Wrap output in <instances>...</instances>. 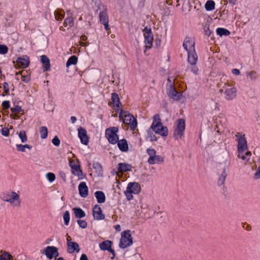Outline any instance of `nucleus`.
Instances as JSON below:
<instances>
[{"instance_id": "obj_35", "label": "nucleus", "mask_w": 260, "mask_h": 260, "mask_svg": "<svg viewBox=\"0 0 260 260\" xmlns=\"http://www.w3.org/2000/svg\"><path fill=\"white\" fill-rule=\"evenodd\" d=\"M40 133V137L42 139H44L47 137L48 129L46 126H41L39 128Z\"/></svg>"}, {"instance_id": "obj_8", "label": "nucleus", "mask_w": 260, "mask_h": 260, "mask_svg": "<svg viewBox=\"0 0 260 260\" xmlns=\"http://www.w3.org/2000/svg\"><path fill=\"white\" fill-rule=\"evenodd\" d=\"M168 82L169 85L167 84L168 88L167 89L168 95L171 99L175 101H179L181 99L182 94L176 91L174 85L172 83L170 78L168 79Z\"/></svg>"}, {"instance_id": "obj_49", "label": "nucleus", "mask_w": 260, "mask_h": 260, "mask_svg": "<svg viewBox=\"0 0 260 260\" xmlns=\"http://www.w3.org/2000/svg\"><path fill=\"white\" fill-rule=\"evenodd\" d=\"M1 132L2 135L5 137H8L9 135V129L6 127H2Z\"/></svg>"}, {"instance_id": "obj_57", "label": "nucleus", "mask_w": 260, "mask_h": 260, "mask_svg": "<svg viewBox=\"0 0 260 260\" xmlns=\"http://www.w3.org/2000/svg\"><path fill=\"white\" fill-rule=\"evenodd\" d=\"M70 219V213L68 211H66V225L69 224Z\"/></svg>"}, {"instance_id": "obj_51", "label": "nucleus", "mask_w": 260, "mask_h": 260, "mask_svg": "<svg viewBox=\"0 0 260 260\" xmlns=\"http://www.w3.org/2000/svg\"><path fill=\"white\" fill-rule=\"evenodd\" d=\"M251 154V153L250 151H247L245 154H244L243 156H241V159L248 161L250 159Z\"/></svg>"}, {"instance_id": "obj_31", "label": "nucleus", "mask_w": 260, "mask_h": 260, "mask_svg": "<svg viewBox=\"0 0 260 260\" xmlns=\"http://www.w3.org/2000/svg\"><path fill=\"white\" fill-rule=\"evenodd\" d=\"M78 62V57L75 55L71 56L66 62V67L68 68L71 65H75Z\"/></svg>"}, {"instance_id": "obj_6", "label": "nucleus", "mask_w": 260, "mask_h": 260, "mask_svg": "<svg viewBox=\"0 0 260 260\" xmlns=\"http://www.w3.org/2000/svg\"><path fill=\"white\" fill-rule=\"evenodd\" d=\"M144 37L145 47L146 50L151 48L153 45V35L151 28L147 26L142 30Z\"/></svg>"}, {"instance_id": "obj_48", "label": "nucleus", "mask_w": 260, "mask_h": 260, "mask_svg": "<svg viewBox=\"0 0 260 260\" xmlns=\"http://www.w3.org/2000/svg\"><path fill=\"white\" fill-rule=\"evenodd\" d=\"M11 111L13 113H19L22 111V110L20 106H16L14 108H11Z\"/></svg>"}, {"instance_id": "obj_59", "label": "nucleus", "mask_w": 260, "mask_h": 260, "mask_svg": "<svg viewBox=\"0 0 260 260\" xmlns=\"http://www.w3.org/2000/svg\"><path fill=\"white\" fill-rule=\"evenodd\" d=\"M104 25L105 29L107 31H109L110 30V27L109 26V22H105L104 23H102Z\"/></svg>"}, {"instance_id": "obj_7", "label": "nucleus", "mask_w": 260, "mask_h": 260, "mask_svg": "<svg viewBox=\"0 0 260 260\" xmlns=\"http://www.w3.org/2000/svg\"><path fill=\"white\" fill-rule=\"evenodd\" d=\"M185 129V120L179 119L177 121V126L174 131V137L176 140L181 139L184 134Z\"/></svg>"}, {"instance_id": "obj_30", "label": "nucleus", "mask_w": 260, "mask_h": 260, "mask_svg": "<svg viewBox=\"0 0 260 260\" xmlns=\"http://www.w3.org/2000/svg\"><path fill=\"white\" fill-rule=\"evenodd\" d=\"M75 215L77 218H82L85 216L84 211L80 208H74L73 209Z\"/></svg>"}, {"instance_id": "obj_29", "label": "nucleus", "mask_w": 260, "mask_h": 260, "mask_svg": "<svg viewBox=\"0 0 260 260\" xmlns=\"http://www.w3.org/2000/svg\"><path fill=\"white\" fill-rule=\"evenodd\" d=\"M41 61L45 71H47L50 69V60L46 55H42L41 56Z\"/></svg>"}, {"instance_id": "obj_24", "label": "nucleus", "mask_w": 260, "mask_h": 260, "mask_svg": "<svg viewBox=\"0 0 260 260\" xmlns=\"http://www.w3.org/2000/svg\"><path fill=\"white\" fill-rule=\"evenodd\" d=\"M117 143L120 151L122 152H126L128 151V147L126 139H123L122 140H118Z\"/></svg>"}, {"instance_id": "obj_9", "label": "nucleus", "mask_w": 260, "mask_h": 260, "mask_svg": "<svg viewBox=\"0 0 260 260\" xmlns=\"http://www.w3.org/2000/svg\"><path fill=\"white\" fill-rule=\"evenodd\" d=\"M40 251L41 253L45 255L49 260L54 257L56 258L59 255L57 248L54 246H48Z\"/></svg>"}, {"instance_id": "obj_25", "label": "nucleus", "mask_w": 260, "mask_h": 260, "mask_svg": "<svg viewBox=\"0 0 260 260\" xmlns=\"http://www.w3.org/2000/svg\"><path fill=\"white\" fill-rule=\"evenodd\" d=\"M226 168L227 166L226 167H224L221 174L219 177L218 180L217 181V184L218 186H221L224 184V182L227 176V174L226 173Z\"/></svg>"}, {"instance_id": "obj_14", "label": "nucleus", "mask_w": 260, "mask_h": 260, "mask_svg": "<svg viewBox=\"0 0 260 260\" xmlns=\"http://www.w3.org/2000/svg\"><path fill=\"white\" fill-rule=\"evenodd\" d=\"M92 215L94 219L97 220H103L105 218V215L102 213L100 206L95 205L93 208Z\"/></svg>"}, {"instance_id": "obj_22", "label": "nucleus", "mask_w": 260, "mask_h": 260, "mask_svg": "<svg viewBox=\"0 0 260 260\" xmlns=\"http://www.w3.org/2000/svg\"><path fill=\"white\" fill-rule=\"evenodd\" d=\"M188 58L187 60L190 64H196L198 60V55L196 52L195 50L193 51H189L187 52Z\"/></svg>"}, {"instance_id": "obj_52", "label": "nucleus", "mask_w": 260, "mask_h": 260, "mask_svg": "<svg viewBox=\"0 0 260 260\" xmlns=\"http://www.w3.org/2000/svg\"><path fill=\"white\" fill-rule=\"evenodd\" d=\"M248 76L251 80H254L257 78L256 72L255 71H251L249 72L248 74Z\"/></svg>"}, {"instance_id": "obj_27", "label": "nucleus", "mask_w": 260, "mask_h": 260, "mask_svg": "<svg viewBox=\"0 0 260 260\" xmlns=\"http://www.w3.org/2000/svg\"><path fill=\"white\" fill-rule=\"evenodd\" d=\"M95 197L99 203H103L105 202L106 197L105 193L102 191H96L94 193Z\"/></svg>"}, {"instance_id": "obj_61", "label": "nucleus", "mask_w": 260, "mask_h": 260, "mask_svg": "<svg viewBox=\"0 0 260 260\" xmlns=\"http://www.w3.org/2000/svg\"><path fill=\"white\" fill-rule=\"evenodd\" d=\"M80 260H88L87 255L85 254H82L81 255Z\"/></svg>"}, {"instance_id": "obj_33", "label": "nucleus", "mask_w": 260, "mask_h": 260, "mask_svg": "<svg viewBox=\"0 0 260 260\" xmlns=\"http://www.w3.org/2000/svg\"><path fill=\"white\" fill-rule=\"evenodd\" d=\"M216 33L220 37L222 36H228L230 35V31L229 30L221 27L216 29Z\"/></svg>"}, {"instance_id": "obj_43", "label": "nucleus", "mask_w": 260, "mask_h": 260, "mask_svg": "<svg viewBox=\"0 0 260 260\" xmlns=\"http://www.w3.org/2000/svg\"><path fill=\"white\" fill-rule=\"evenodd\" d=\"M187 69L194 75H197L198 74L199 69L197 67L196 64H190V66L188 67Z\"/></svg>"}, {"instance_id": "obj_2", "label": "nucleus", "mask_w": 260, "mask_h": 260, "mask_svg": "<svg viewBox=\"0 0 260 260\" xmlns=\"http://www.w3.org/2000/svg\"><path fill=\"white\" fill-rule=\"evenodd\" d=\"M150 128L155 133L161 136L166 137L168 135V128L167 126L162 125L158 114H155L153 116V122Z\"/></svg>"}, {"instance_id": "obj_21", "label": "nucleus", "mask_w": 260, "mask_h": 260, "mask_svg": "<svg viewBox=\"0 0 260 260\" xmlns=\"http://www.w3.org/2000/svg\"><path fill=\"white\" fill-rule=\"evenodd\" d=\"M28 58L27 56L19 57L16 60V66L21 68H25L29 64Z\"/></svg>"}, {"instance_id": "obj_55", "label": "nucleus", "mask_w": 260, "mask_h": 260, "mask_svg": "<svg viewBox=\"0 0 260 260\" xmlns=\"http://www.w3.org/2000/svg\"><path fill=\"white\" fill-rule=\"evenodd\" d=\"M260 177V166L258 167L256 172L254 174V178L256 179Z\"/></svg>"}, {"instance_id": "obj_60", "label": "nucleus", "mask_w": 260, "mask_h": 260, "mask_svg": "<svg viewBox=\"0 0 260 260\" xmlns=\"http://www.w3.org/2000/svg\"><path fill=\"white\" fill-rule=\"evenodd\" d=\"M108 251L111 252L112 254V256L111 257V259H114L115 256V253L114 250L111 248L109 249Z\"/></svg>"}, {"instance_id": "obj_20", "label": "nucleus", "mask_w": 260, "mask_h": 260, "mask_svg": "<svg viewBox=\"0 0 260 260\" xmlns=\"http://www.w3.org/2000/svg\"><path fill=\"white\" fill-rule=\"evenodd\" d=\"M132 169V165L127 163L120 162L117 165L118 171L120 173L131 171Z\"/></svg>"}, {"instance_id": "obj_54", "label": "nucleus", "mask_w": 260, "mask_h": 260, "mask_svg": "<svg viewBox=\"0 0 260 260\" xmlns=\"http://www.w3.org/2000/svg\"><path fill=\"white\" fill-rule=\"evenodd\" d=\"M2 106L4 109H8L10 107V103L8 101H5L3 102Z\"/></svg>"}, {"instance_id": "obj_13", "label": "nucleus", "mask_w": 260, "mask_h": 260, "mask_svg": "<svg viewBox=\"0 0 260 260\" xmlns=\"http://www.w3.org/2000/svg\"><path fill=\"white\" fill-rule=\"evenodd\" d=\"M78 137L80 139L81 143L85 145H88L89 143V138L87 134L86 129L82 127L78 129Z\"/></svg>"}, {"instance_id": "obj_34", "label": "nucleus", "mask_w": 260, "mask_h": 260, "mask_svg": "<svg viewBox=\"0 0 260 260\" xmlns=\"http://www.w3.org/2000/svg\"><path fill=\"white\" fill-rule=\"evenodd\" d=\"M215 3L213 1H208L205 5V8L207 11H211L215 9Z\"/></svg>"}, {"instance_id": "obj_3", "label": "nucleus", "mask_w": 260, "mask_h": 260, "mask_svg": "<svg viewBox=\"0 0 260 260\" xmlns=\"http://www.w3.org/2000/svg\"><path fill=\"white\" fill-rule=\"evenodd\" d=\"M119 117L124 123L129 125L132 130H134L137 127V121L136 118L128 112L121 110L119 112Z\"/></svg>"}, {"instance_id": "obj_46", "label": "nucleus", "mask_w": 260, "mask_h": 260, "mask_svg": "<svg viewBox=\"0 0 260 260\" xmlns=\"http://www.w3.org/2000/svg\"><path fill=\"white\" fill-rule=\"evenodd\" d=\"M205 35L208 37H210L212 31L210 30L209 26L208 25H205L204 27Z\"/></svg>"}, {"instance_id": "obj_5", "label": "nucleus", "mask_w": 260, "mask_h": 260, "mask_svg": "<svg viewBox=\"0 0 260 260\" xmlns=\"http://www.w3.org/2000/svg\"><path fill=\"white\" fill-rule=\"evenodd\" d=\"M118 128L117 127H111L106 129L105 136L109 142L112 144H115L118 141L119 137L117 135Z\"/></svg>"}, {"instance_id": "obj_44", "label": "nucleus", "mask_w": 260, "mask_h": 260, "mask_svg": "<svg viewBox=\"0 0 260 260\" xmlns=\"http://www.w3.org/2000/svg\"><path fill=\"white\" fill-rule=\"evenodd\" d=\"M77 222L81 228L85 229L87 228V223L85 220L78 219V220H77Z\"/></svg>"}, {"instance_id": "obj_28", "label": "nucleus", "mask_w": 260, "mask_h": 260, "mask_svg": "<svg viewBox=\"0 0 260 260\" xmlns=\"http://www.w3.org/2000/svg\"><path fill=\"white\" fill-rule=\"evenodd\" d=\"M111 100L114 107L119 108L121 104L120 102L119 95L117 93L114 92L112 93Z\"/></svg>"}, {"instance_id": "obj_32", "label": "nucleus", "mask_w": 260, "mask_h": 260, "mask_svg": "<svg viewBox=\"0 0 260 260\" xmlns=\"http://www.w3.org/2000/svg\"><path fill=\"white\" fill-rule=\"evenodd\" d=\"M16 147L17 151L22 152H24L25 151L26 148L28 149L29 150H31L32 148V146L28 144H16Z\"/></svg>"}, {"instance_id": "obj_18", "label": "nucleus", "mask_w": 260, "mask_h": 260, "mask_svg": "<svg viewBox=\"0 0 260 260\" xmlns=\"http://www.w3.org/2000/svg\"><path fill=\"white\" fill-rule=\"evenodd\" d=\"M126 188L133 194H138L141 191L140 185L137 182H129Z\"/></svg>"}, {"instance_id": "obj_63", "label": "nucleus", "mask_w": 260, "mask_h": 260, "mask_svg": "<svg viewBox=\"0 0 260 260\" xmlns=\"http://www.w3.org/2000/svg\"><path fill=\"white\" fill-rule=\"evenodd\" d=\"M229 3L232 6L236 5L237 0H228Z\"/></svg>"}, {"instance_id": "obj_37", "label": "nucleus", "mask_w": 260, "mask_h": 260, "mask_svg": "<svg viewBox=\"0 0 260 260\" xmlns=\"http://www.w3.org/2000/svg\"><path fill=\"white\" fill-rule=\"evenodd\" d=\"M64 13L63 10H56L55 12V19L58 21L62 20L64 17Z\"/></svg>"}, {"instance_id": "obj_41", "label": "nucleus", "mask_w": 260, "mask_h": 260, "mask_svg": "<svg viewBox=\"0 0 260 260\" xmlns=\"http://www.w3.org/2000/svg\"><path fill=\"white\" fill-rule=\"evenodd\" d=\"M45 176L48 181L50 183L53 182L55 180L56 178L55 174L51 172L47 173L45 175Z\"/></svg>"}, {"instance_id": "obj_64", "label": "nucleus", "mask_w": 260, "mask_h": 260, "mask_svg": "<svg viewBox=\"0 0 260 260\" xmlns=\"http://www.w3.org/2000/svg\"><path fill=\"white\" fill-rule=\"evenodd\" d=\"M17 113H13L10 114V116L14 119H18L19 116L16 114Z\"/></svg>"}, {"instance_id": "obj_50", "label": "nucleus", "mask_w": 260, "mask_h": 260, "mask_svg": "<svg viewBox=\"0 0 260 260\" xmlns=\"http://www.w3.org/2000/svg\"><path fill=\"white\" fill-rule=\"evenodd\" d=\"M8 48L5 45H0V54H5L8 52Z\"/></svg>"}, {"instance_id": "obj_26", "label": "nucleus", "mask_w": 260, "mask_h": 260, "mask_svg": "<svg viewBox=\"0 0 260 260\" xmlns=\"http://www.w3.org/2000/svg\"><path fill=\"white\" fill-rule=\"evenodd\" d=\"M112 242L110 240L104 241L99 244V247L102 250H107L111 248Z\"/></svg>"}, {"instance_id": "obj_11", "label": "nucleus", "mask_w": 260, "mask_h": 260, "mask_svg": "<svg viewBox=\"0 0 260 260\" xmlns=\"http://www.w3.org/2000/svg\"><path fill=\"white\" fill-rule=\"evenodd\" d=\"M224 89V98L226 100H232L235 99L237 94L236 88L229 85H226L223 87Z\"/></svg>"}, {"instance_id": "obj_38", "label": "nucleus", "mask_w": 260, "mask_h": 260, "mask_svg": "<svg viewBox=\"0 0 260 260\" xmlns=\"http://www.w3.org/2000/svg\"><path fill=\"white\" fill-rule=\"evenodd\" d=\"M18 137L21 140V142L23 143H25L27 140L26 133L24 130H21L19 132Z\"/></svg>"}, {"instance_id": "obj_17", "label": "nucleus", "mask_w": 260, "mask_h": 260, "mask_svg": "<svg viewBox=\"0 0 260 260\" xmlns=\"http://www.w3.org/2000/svg\"><path fill=\"white\" fill-rule=\"evenodd\" d=\"M80 196L82 198H86L88 194V188L85 182H81L78 186Z\"/></svg>"}, {"instance_id": "obj_39", "label": "nucleus", "mask_w": 260, "mask_h": 260, "mask_svg": "<svg viewBox=\"0 0 260 260\" xmlns=\"http://www.w3.org/2000/svg\"><path fill=\"white\" fill-rule=\"evenodd\" d=\"M152 131H153L152 129L151 130L150 129L147 131L148 138L149 139V140L151 142L156 141L157 138L153 134Z\"/></svg>"}, {"instance_id": "obj_16", "label": "nucleus", "mask_w": 260, "mask_h": 260, "mask_svg": "<svg viewBox=\"0 0 260 260\" xmlns=\"http://www.w3.org/2000/svg\"><path fill=\"white\" fill-rule=\"evenodd\" d=\"M68 251L70 253H73L75 252L78 253L80 251V248L78 244L75 242L70 241L67 239Z\"/></svg>"}, {"instance_id": "obj_15", "label": "nucleus", "mask_w": 260, "mask_h": 260, "mask_svg": "<svg viewBox=\"0 0 260 260\" xmlns=\"http://www.w3.org/2000/svg\"><path fill=\"white\" fill-rule=\"evenodd\" d=\"M195 43L189 38H186L183 43L184 49L188 52V51L195 50Z\"/></svg>"}, {"instance_id": "obj_56", "label": "nucleus", "mask_w": 260, "mask_h": 260, "mask_svg": "<svg viewBox=\"0 0 260 260\" xmlns=\"http://www.w3.org/2000/svg\"><path fill=\"white\" fill-rule=\"evenodd\" d=\"M21 80L25 83L28 82L30 80L29 76H21Z\"/></svg>"}, {"instance_id": "obj_40", "label": "nucleus", "mask_w": 260, "mask_h": 260, "mask_svg": "<svg viewBox=\"0 0 260 260\" xmlns=\"http://www.w3.org/2000/svg\"><path fill=\"white\" fill-rule=\"evenodd\" d=\"M92 3L94 4V5L95 7L97 8L96 11L98 12L99 10L102 11L103 10V6H105L104 5H102L101 2L100 0H92Z\"/></svg>"}, {"instance_id": "obj_45", "label": "nucleus", "mask_w": 260, "mask_h": 260, "mask_svg": "<svg viewBox=\"0 0 260 260\" xmlns=\"http://www.w3.org/2000/svg\"><path fill=\"white\" fill-rule=\"evenodd\" d=\"M124 193L126 197V199L128 201H131L133 199V192H132L129 190L127 189L126 188V190L124 191Z\"/></svg>"}, {"instance_id": "obj_58", "label": "nucleus", "mask_w": 260, "mask_h": 260, "mask_svg": "<svg viewBox=\"0 0 260 260\" xmlns=\"http://www.w3.org/2000/svg\"><path fill=\"white\" fill-rule=\"evenodd\" d=\"M232 73L233 74L235 75H239L240 73V71L237 69H234L232 71Z\"/></svg>"}, {"instance_id": "obj_1", "label": "nucleus", "mask_w": 260, "mask_h": 260, "mask_svg": "<svg viewBox=\"0 0 260 260\" xmlns=\"http://www.w3.org/2000/svg\"><path fill=\"white\" fill-rule=\"evenodd\" d=\"M1 199L14 207H19L21 205V199L19 195L13 191L4 192L1 194Z\"/></svg>"}, {"instance_id": "obj_36", "label": "nucleus", "mask_w": 260, "mask_h": 260, "mask_svg": "<svg viewBox=\"0 0 260 260\" xmlns=\"http://www.w3.org/2000/svg\"><path fill=\"white\" fill-rule=\"evenodd\" d=\"M67 13L68 16L66 18V26L69 25V27H71L74 24V18L72 16H69L70 15V11H67Z\"/></svg>"}, {"instance_id": "obj_10", "label": "nucleus", "mask_w": 260, "mask_h": 260, "mask_svg": "<svg viewBox=\"0 0 260 260\" xmlns=\"http://www.w3.org/2000/svg\"><path fill=\"white\" fill-rule=\"evenodd\" d=\"M69 166L71 168L72 173L78 177V179L81 180L83 179L84 177L83 176L82 170L80 169V167L78 162L75 160L71 159L70 156H69Z\"/></svg>"}, {"instance_id": "obj_19", "label": "nucleus", "mask_w": 260, "mask_h": 260, "mask_svg": "<svg viewBox=\"0 0 260 260\" xmlns=\"http://www.w3.org/2000/svg\"><path fill=\"white\" fill-rule=\"evenodd\" d=\"M99 18L101 23L109 22V17L106 6H103V10L100 12Z\"/></svg>"}, {"instance_id": "obj_4", "label": "nucleus", "mask_w": 260, "mask_h": 260, "mask_svg": "<svg viewBox=\"0 0 260 260\" xmlns=\"http://www.w3.org/2000/svg\"><path fill=\"white\" fill-rule=\"evenodd\" d=\"M133 244L131 232L129 230L124 231L121 234L119 246L120 248L125 249Z\"/></svg>"}, {"instance_id": "obj_47", "label": "nucleus", "mask_w": 260, "mask_h": 260, "mask_svg": "<svg viewBox=\"0 0 260 260\" xmlns=\"http://www.w3.org/2000/svg\"><path fill=\"white\" fill-rule=\"evenodd\" d=\"M146 152L148 154V155L149 156V157H152L153 156H154L156 153V151L153 148H148L146 150Z\"/></svg>"}, {"instance_id": "obj_42", "label": "nucleus", "mask_w": 260, "mask_h": 260, "mask_svg": "<svg viewBox=\"0 0 260 260\" xmlns=\"http://www.w3.org/2000/svg\"><path fill=\"white\" fill-rule=\"evenodd\" d=\"M12 256L7 252L0 255V260H12Z\"/></svg>"}, {"instance_id": "obj_23", "label": "nucleus", "mask_w": 260, "mask_h": 260, "mask_svg": "<svg viewBox=\"0 0 260 260\" xmlns=\"http://www.w3.org/2000/svg\"><path fill=\"white\" fill-rule=\"evenodd\" d=\"M164 161V158L159 155L155 154L152 157H149L147 162L150 165L162 163Z\"/></svg>"}, {"instance_id": "obj_53", "label": "nucleus", "mask_w": 260, "mask_h": 260, "mask_svg": "<svg viewBox=\"0 0 260 260\" xmlns=\"http://www.w3.org/2000/svg\"><path fill=\"white\" fill-rule=\"evenodd\" d=\"M52 143L56 146H58L60 144V140L57 136L54 137V138L52 140Z\"/></svg>"}, {"instance_id": "obj_62", "label": "nucleus", "mask_w": 260, "mask_h": 260, "mask_svg": "<svg viewBox=\"0 0 260 260\" xmlns=\"http://www.w3.org/2000/svg\"><path fill=\"white\" fill-rule=\"evenodd\" d=\"M4 88L5 89V91L6 92H8L9 91V85L6 82H5L3 85Z\"/></svg>"}, {"instance_id": "obj_12", "label": "nucleus", "mask_w": 260, "mask_h": 260, "mask_svg": "<svg viewBox=\"0 0 260 260\" xmlns=\"http://www.w3.org/2000/svg\"><path fill=\"white\" fill-rule=\"evenodd\" d=\"M236 137L237 138V140L238 142L237 146L238 152H241L243 150H247V141L245 137V135H242L241 133H238L236 135Z\"/></svg>"}]
</instances>
